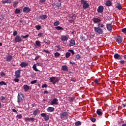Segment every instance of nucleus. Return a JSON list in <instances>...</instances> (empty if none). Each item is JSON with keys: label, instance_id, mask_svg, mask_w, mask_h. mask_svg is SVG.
Here are the masks:
<instances>
[{"label": "nucleus", "instance_id": "9b49d317", "mask_svg": "<svg viewBox=\"0 0 126 126\" xmlns=\"http://www.w3.org/2000/svg\"><path fill=\"white\" fill-rule=\"evenodd\" d=\"M59 101V100L57 98H54L53 99V100L51 101V105H58V102Z\"/></svg>", "mask_w": 126, "mask_h": 126}, {"label": "nucleus", "instance_id": "a18cd8bd", "mask_svg": "<svg viewBox=\"0 0 126 126\" xmlns=\"http://www.w3.org/2000/svg\"><path fill=\"white\" fill-rule=\"evenodd\" d=\"M16 118L17 119H22V115H17Z\"/></svg>", "mask_w": 126, "mask_h": 126}, {"label": "nucleus", "instance_id": "e2e57ef3", "mask_svg": "<svg viewBox=\"0 0 126 126\" xmlns=\"http://www.w3.org/2000/svg\"><path fill=\"white\" fill-rule=\"evenodd\" d=\"M40 2H41V3H44V2H45L46 0H40Z\"/></svg>", "mask_w": 126, "mask_h": 126}, {"label": "nucleus", "instance_id": "ddd939ff", "mask_svg": "<svg viewBox=\"0 0 126 126\" xmlns=\"http://www.w3.org/2000/svg\"><path fill=\"white\" fill-rule=\"evenodd\" d=\"M25 121L26 122H34V121H35V119L33 118H28V117H27V118H25Z\"/></svg>", "mask_w": 126, "mask_h": 126}, {"label": "nucleus", "instance_id": "f257e3e1", "mask_svg": "<svg viewBox=\"0 0 126 126\" xmlns=\"http://www.w3.org/2000/svg\"><path fill=\"white\" fill-rule=\"evenodd\" d=\"M98 27H94V30L96 33L99 34V35H101V34H103V30L101 28H104V24L102 23H98L97 25Z\"/></svg>", "mask_w": 126, "mask_h": 126}, {"label": "nucleus", "instance_id": "473e14b6", "mask_svg": "<svg viewBox=\"0 0 126 126\" xmlns=\"http://www.w3.org/2000/svg\"><path fill=\"white\" fill-rule=\"evenodd\" d=\"M17 4H18V2L17 1H15L13 2V6L14 7H16V6H17Z\"/></svg>", "mask_w": 126, "mask_h": 126}, {"label": "nucleus", "instance_id": "c03bdc74", "mask_svg": "<svg viewBox=\"0 0 126 126\" xmlns=\"http://www.w3.org/2000/svg\"><path fill=\"white\" fill-rule=\"evenodd\" d=\"M90 120L92 121V122H93V123H95V122H96V119L93 117H91Z\"/></svg>", "mask_w": 126, "mask_h": 126}, {"label": "nucleus", "instance_id": "bf43d9fd", "mask_svg": "<svg viewBox=\"0 0 126 126\" xmlns=\"http://www.w3.org/2000/svg\"><path fill=\"white\" fill-rule=\"evenodd\" d=\"M69 51L70 52V53H71V54H72V55H74V51H73V50H69Z\"/></svg>", "mask_w": 126, "mask_h": 126}, {"label": "nucleus", "instance_id": "3c124183", "mask_svg": "<svg viewBox=\"0 0 126 126\" xmlns=\"http://www.w3.org/2000/svg\"><path fill=\"white\" fill-rule=\"evenodd\" d=\"M60 56V53L56 52V53H55V57H56V58H57V57Z\"/></svg>", "mask_w": 126, "mask_h": 126}, {"label": "nucleus", "instance_id": "8fccbe9b", "mask_svg": "<svg viewBox=\"0 0 126 126\" xmlns=\"http://www.w3.org/2000/svg\"><path fill=\"white\" fill-rule=\"evenodd\" d=\"M35 83H37V80H33L31 82V84H35Z\"/></svg>", "mask_w": 126, "mask_h": 126}, {"label": "nucleus", "instance_id": "dca6fc26", "mask_svg": "<svg viewBox=\"0 0 126 126\" xmlns=\"http://www.w3.org/2000/svg\"><path fill=\"white\" fill-rule=\"evenodd\" d=\"M15 76L16 78H19V77H20V70L15 71Z\"/></svg>", "mask_w": 126, "mask_h": 126}, {"label": "nucleus", "instance_id": "39448f33", "mask_svg": "<svg viewBox=\"0 0 126 126\" xmlns=\"http://www.w3.org/2000/svg\"><path fill=\"white\" fill-rule=\"evenodd\" d=\"M24 99V95L22 94H19L18 95V102L19 104H20L21 102Z\"/></svg>", "mask_w": 126, "mask_h": 126}, {"label": "nucleus", "instance_id": "b1692460", "mask_svg": "<svg viewBox=\"0 0 126 126\" xmlns=\"http://www.w3.org/2000/svg\"><path fill=\"white\" fill-rule=\"evenodd\" d=\"M96 114L99 115V116H102L103 115V112H102V110L101 109H97L96 111Z\"/></svg>", "mask_w": 126, "mask_h": 126}, {"label": "nucleus", "instance_id": "6e6552de", "mask_svg": "<svg viewBox=\"0 0 126 126\" xmlns=\"http://www.w3.org/2000/svg\"><path fill=\"white\" fill-rule=\"evenodd\" d=\"M75 45V40L73 39H70L68 42L69 47H73Z\"/></svg>", "mask_w": 126, "mask_h": 126}, {"label": "nucleus", "instance_id": "e433bc0d", "mask_svg": "<svg viewBox=\"0 0 126 126\" xmlns=\"http://www.w3.org/2000/svg\"><path fill=\"white\" fill-rule=\"evenodd\" d=\"M21 37L23 39H27V38L29 37V34H27L25 36L22 35Z\"/></svg>", "mask_w": 126, "mask_h": 126}, {"label": "nucleus", "instance_id": "1a4fd4ad", "mask_svg": "<svg viewBox=\"0 0 126 126\" xmlns=\"http://www.w3.org/2000/svg\"><path fill=\"white\" fill-rule=\"evenodd\" d=\"M103 11H104V7L102 5L98 6L97 8V12H98V13H102Z\"/></svg>", "mask_w": 126, "mask_h": 126}, {"label": "nucleus", "instance_id": "423d86ee", "mask_svg": "<svg viewBox=\"0 0 126 126\" xmlns=\"http://www.w3.org/2000/svg\"><path fill=\"white\" fill-rule=\"evenodd\" d=\"M20 42H22V38L19 35H16L14 43H20Z\"/></svg>", "mask_w": 126, "mask_h": 126}, {"label": "nucleus", "instance_id": "4c0bfd02", "mask_svg": "<svg viewBox=\"0 0 126 126\" xmlns=\"http://www.w3.org/2000/svg\"><path fill=\"white\" fill-rule=\"evenodd\" d=\"M35 44L37 46H38V47H40V46H41V42L39 41H36L35 42Z\"/></svg>", "mask_w": 126, "mask_h": 126}, {"label": "nucleus", "instance_id": "f8f14e48", "mask_svg": "<svg viewBox=\"0 0 126 126\" xmlns=\"http://www.w3.org/2000/svg\"><path fill=\"white\" fill-rule=\"evenodd\" d=\"M47 15L42 14L38 17V19H41L42 20H45V19H47Z\"/></svg>", "mask_w": 126, "mask_h": 126}, {"label": "nucleus", "instance_id": "2f4dec72", "mask_svg": "<svg viewBox=\"0 0 126 126\" xmlns=\"http://www.w3.org/2000/svg\"><path fill=\"white\" fill-rule=\"evenodd\" d=\"M32 68L33 70H35V71H39V70H38V69H37V66H36V64H34L33 66H32Z\"/></svg>", "mask_w": 126, "mask_h": 126}, {"label": "nucleus", "instance_id": "f03ea898", "mask_svg": "<svg viewBox=\"0 0 126 126\" xmlns=\"http://www.w3.org/2000/svg\"><path fill=\"white\" fill-rule=\"evenodd\" d=\"M81 3L83 4V8L84 9H86L89 7V3H88V1L85 0H81Z\"/></svg>", "mask_w": 126, "mask_h": 126}, {"label": "nucleus", "instance_id": "393cba45", "mask_svg": "<svg viewBox=\"0 0 126 126\" xmlns=\"http://www.w3.org/2000/svg\"><path fill=\"white\" fill-rule=\"evenodd\" d=\"M38 114H39V110H38L37 109L35 110L34 111H33V116H37V115H38Z\"/></svg>", "mask_w": 126, "mask_h": 126}, {"label": "nucleus", "instance_id": "5701e85b", "mask_svg": "<svg viewBox=\"0 0 126 126\" xmlns=\"http://www.w3.org/2000/svg\"><path fill=\"white\" fill-rule=\"evenodd\" d=\"M12 60V56L9 55L6 57V61L7 62H10Z\"/></svg>", "mask_w": 126, "mask_h": 126}, {"label": "nucleus", "instance_id": "774afa93", "mask_svg": "<svg viewBox=\"0 0 126 126\" xmlns=\"http://www.w3.org/2000/svg\"><path fill=\"white\" fill-rule=\"evenodd\" d=\"M1 3H3V4H4L5 3H6V0L2 1Z\"/></svg>", "mask_w": 126, "mask_h": 126}, {"label": "nucleus", "instance_id": "6e6d98bb", "mask_svg": "<svg viewBox=\"0 0 126 126\" xmlns=\"http://www.w3.org/2000/svg\"><path fill=\"white\" fill-rule=\"evenodd\" d=\"M122 31L123 33H126V28L123 29Z\"/></svg>", "mask_w": 126, "mask_h": 126}, {"label": "nucleus", "instance_id": "4468645a", "mask_svg": "<svg viewBox=\"0 0 126 126\" xmlns=\"http://www.w3.org/2000/svg\"><path fill=\"white\" fill-rule=\"evenodd\" d=\"M114 59H116V60H122L123 58H122V56L116 54L114 55Z\"/></svg>", "mask_w": 126, "mask_h": 126}, {"label": "nucleus", "instance_id": "ea45409f", "mask_svg": "<svg viewBox=\"0 0 126 126\" xmlns=\"http://www.w3.org/2000/svg\"><path fill=\"white\" fill-rule=\"evenodd\" d=\"M65 57L66 58H69L70 57V53L69 52H67L65 54Z\"/></svg>", "mask_w": 126, "mask_h": 126}, {"label": "nucleus", "instance_id": "bb28decb", "mask_svg": "<svg viewBox=\"0 0 126 126\" xmlns=\"http://www.w3.org/2000/svg\"><path fill=\"white\" fill-rule=\"evenodd\" d=\"M106 5L107 6H111L112 5V2L110 0H107L106 2Z\"/></svg>", "mask_w": 126, "mask_h": 126}, {"label": "nucleus", "instance_id": "7ed1b4c3", "mask_svg": "<svg viewBox=\"0 0 126 126\" xmlns=\"http://www.w3.org/2000/svg\"><path fill=\"white\" fill-rule=\"evenodd\" d=\"M60 40L63 42L64 45H65L66 42H67V40H68V36L67 35H62L60 37Z\"/></svg>", "mask_w": 126, "mask_h": 126}, {"label": "nucleus", "instance_id": "aec40b11", "mask_svg": "<svg viewBox=\"0 0 126 126\" xmlns=\"http://www.w3.org/2000/svg\"><path fill=\"white\" fill-rule=\"evenodd\" d=\"M47 112H50V113H52V112H54L55 111V108L49 107L47 109Z\"/></svg>", "mask_w": 126, "mask_h": 126}, {"label": "nucleus", "instance_id": "a878e982", "mask_svg": "<svg viewBox=\"0 0 126 126\" xmlns=\"http://www.w3.org/2000/svg\"><path fill=\"white\" fill-rule=\"evenodd\" d=\"M0 100L2 103H5V97L4 96H0Z\"/></svg>", "mask_w": 126, "mask_h": 126}, {"label": "nucleus", "instance_id": "de8ad7c7", "mask_svg": "<svg viewBox=\"0 0 126 126\" xmlns=\"http://www.w3.org/2000/svg\"><path fill=\"white\" fill-rule=\"evenodd\" d=\"M45 44H46V45H50V44H51V42H50V41L47 40V41H44Z\"/></svg>", "mask_w": 126, "mask_h": 126}, {"label": "nucleus", "instance_id": "a19ab883", "mask_svg": "<svg viewBox=\"0 0 126 126\" xmlns=\"http://www.w3.org/2000/svg\"><path fill=\"white\" fill-rule=\"evenodd\" d=\"M15 13H16V14H18V13H20V9H16L15 10Z\"/></svg>", "mask_w": 126, "mask_h": 126}, {"label": "nucleus", "instance_id": "a211bd4d", "mask_svg": "<svg viewBox=\"0 0 126 126\" xmlns=\"http://www.w3.org/2000/svg\"><path fill=\"white\" fill-rule=\"evenodd\" d=\"M106 28L108 31H112V25L111 24H107L106 25Z\"/></svg>", "mask_w": 126, "mask_h": 126}, {"label": "nucleus", "instance_id": "c85d7f7f", "mask_svg": "<svg viewBox=\"0 0 126 126\" xmlns=\"http://www.w3.org/2000/svg\"><path fill=\"white\" fill-rule=\"evenodd\" d=\"M94 83L95 84H97V85L98 84H100V79H95L94 80Z\"/></svg>", "mask_w": 126, "mask_h": 126}, {"label": "nucleus", "instance_id": "2eb2a0df", "mask_svg": "<svg viewBox=\"0 0 126 126\" xmlns=\"http://www.w3.org/2000/svg\"><path fill=\"white\" fill-rule=\"evenodd\" d=\"M20 66L22 67H26L27 65H28V63L26 62H22L21 64H20Z\"/></svg>", "mask_w": 126, "mask_h": 126}, {"label": "nucleus", "instance_id": "f704fd0d", "mask_svg": "<svg viewBox=\"0 0 126 126\" xmlns=\"http://www.w3.org/2000/svg\"><path fill=\"white\" fill-rule=\"evenodd\" d=\"M60 21H57L54 22V26H59V25H60Z\"/></svg>", "mask_w": 126, "mask_h": 126}, {"label": "nucleus", "instance_id": "864d4df0", "mask_svg": "<svg viewBox=\"0 0 126 126\" xmlns=\"http://www.w3.org/2000/svg\"><path fill=\"white\" fill-rule=\"evenodd\" d=\"M39 59H40V56L38 55L34 59V61H37V60H39Z\"/></svg>", "mask_w": 126, "mask_h": 126}, {"label": "nucleus", "instance_id": "338daca9", "mask_svg": "<svg viewBox=\"0 0 126 126\" xmlns=\"http://www.w3.org/2000/svg\"><path fill=\"white\" fill-rule=\"evenodd\" d=\"M5 75V74H4V73L3 72H1L0 73V76H4Z\"/></svg>", "mask_w": 126, "mask_h": 126}, {"label": "nucleus", "instance_id": "5fc2aeb1", "mask_svg": "<svg viewBox=\"0 0 126 126\" xmlns=\"http://www.w3.org/2000/svg\"><path fill=\"white\" fill-rule=\"evenodd\" d=\"M120 63H121V64H124V63H126V62H125V61L124 60H121L120 61Z\"/></svg>", "mask_w": 126, "mask_h": 126}, {"label": "nucleus", "instance_id": "49530a36", "mask_svg": "<svg viewBox=\"0 0 126 126\" xmlns=\"http://www.w3.org/2000/svg\"><path fill=\"white\" fill-rule=\"evenodd\" d=\"M43 52H44V53H46V54H50V51H49V50H47L46 49H44Z\"/></svg>", "mask_w": 126, "mask_h": 126}, {"label": "nucleus", "instance_id": "9d476101", "mask_svg": "<svg viewBox=\"0 0 126 126\" xmlns=\"http://www.w3.org/2000/svg\"><path fill=\"white\" fill-rule=\"evenodd\" d=\"M116 42H118L119 44L122 43L123 42V38L121 37V36H118L116 37Z\"/></svg>", "mask_w": 126, "mask_h": 126}, {"label": "nucleus", "instance_id": "c9c22d12", "mask_svg": "<svg viewBox=\"0 0 126 126\" xmlns=\"http://www.w3.org/2000/svg\"><path fill=\"white\" fill-rule=\"evenodd\" d=\"M35 28L36 30H38V31H39V30H40L41 28H42V27H41V26L40 25H37L35 26Z\"/></svg>", "mask_w": 126, "mask_h": 126}, {"label": "nucleus", "instance_id": "37998d69", "mask_svg": "<svg viewBox=\"0 0 126 126\" xmlns=\"http://www.w3.org/2000/svg\"><path fill=\"white\" fill-rule=\"evenodd\" d=\"M74 100V97H69V100L70 102H73Z\"/></svg>", "mask_w": 126, "mask_h": 126}, {"label": "nucleus", "instance_id": "7c9ffc66", "mask_svg": "<svg viewBox=\"0 0 126 126\" xmlns=\"http://www.w3.org/2000/svg\"><path fill=\"white\" fill-rule=\"evenodd\" d=\"M81 122L80 121H77L75 122V125L76 126H81Z\"/></svg>", "mask_w": 126, "mask_h": 126}, {"label": "nucleus", "instance_id": "cd10ccee", "mask_svg": "<svg viewBox=\"0 0 126 126\" xmlns=\"http://www.w3.org/2000/svg\"><path fill=\"white\" fill-rule=\"evenodd\" d=\"M116 8H118V9L119 10L122 9V5H121V3H117L116 5Z\"/></svg>", "mask_w": 126, "mask_h": 126}, {"label": "nucleus", "instance_id": "f3484780", "mask_svg": "<svg viewBox=\"0 0 126 126\" xmlns=\"http://www.w3.org/2000/svg\"><path fill=\"white\" fill-rule=\"evenodd\" d=\"M93 21H94V23H99L101 22V20L98 19V18H94L93 19Z\"/></svg>", "mask_w": 126, "mask_h": 126}, {"label": "nucleus", "instance_id": "69168bd1", "mask_svg": "<svg viewBox=\"0 0 126 126\" xmlns=\"http://www.w3.org/2000/svg\"><path fill=\"white\" fill-rule=\"evenodd\" d=\"M6 1L7 3H10L11 2V0H6Z\"/></svg>", "mask_w": 126, "mask_h": 126}, {"label": "nucleus", "instance_id": "052dcab7", "mask_svg": "<svg viewBox=\"0 0 126 126\" xmlns=\"http://www.w3.org/2000/svg\"><path fill=\"white\" fill-rule=\"evenodd\" d=\"M47 84H43L42 86V88H46L47 87Z\"/></svg>", "mask_w": 126, "mask_h": 126}, {"label": "nucleus", "instance_id": "13d9d810", "mask_svg": "<svg viewBox=\"0 0 126 126\" xmlns=\"http://www.w3.org/2000/svg\"><path fill=\"white\" fill-rule=\"evenodd\" d=\"M13 36H16L17 35V32L14 31L13 34Z\"/></svg>", "mask_w": 126, "mask_h": 126}, {"label": "nucleus", "instance_id": "4d7b16f0", "mask_svg": "<svg viewBox=\"0 0 126 126\" xmlns=\"http://www.w3.org/2000/svg\"><path fill=\"white\" fill-rule=\"evenodd\" d=\"M14 81H15V82H19V79H18L17 78H15L14 79Z\"/></svg>", "mask_w": 126, "mask_h": 126}, {"label": "nucleus", "instance_id": "603ef678", "mask_svg": "<svg viewBox=\"0 0 126 126\" xmlns=\"http://www.w3.org/2000/svg\"><path fill=\"white\" fill-rule=\"evenodd\" d=\"M40 115H41L43 118H45V116H47V115H46L45 113L41 114Z\"/></svg>", "mask_w": 126, "mask_h": 126}, {"label": "nucleus", "instance_id": "72a5a7b5", "mask_svg": "<svg viewBox=\"0 0 126 126\" xmlns=\"http://www.w3.org/2000/svg\"><path fill=\"white\" fill-rule=\"evenodd\" d=\"M55 29H57L58 31H59V30H63V27H61L60 26L56 27Z\"/></svg>", "mask_w": 126, "mask_h": 126}, {"label": "nucleus", "instance_id": "09e8293b", "mask_svg": "<svg viewBox=\"0 0 126 126\" xmlns=\"http://www.w3.org/2000/svg\"><path fill=\"white\" fill-rule=\"evenodd\" d=\"M76 59H77V60H79L80 59V55H79V54L76 55Z\"/></svg>", "mask_w": 126, "mask_h": 126}, {"label": "nucleus", "instance_id": "79ce46f5", "mask_svg": "<svg viewBox=\"0 0 126 126\" xmlns=\"http://www.w3.org/2000/svg\"><path fill=\"white\" fill-rule=\"evenodd\" d=\"M0 85L2 86V85H6V83L3 81L0 82Z\"/></svg>", "mask_w": 126, "mask_h": 126}, {"label": "nucleus", "instance_id": "4be33fe9", "mask_svg": "<svg viewBox=\"0 0 126 126\" xmlns=\"http://www.w3.org/2000/svg\"><path fill=\"white\" fill-rule=\"evenodd\" d=\"M23 88L25 92H26V91H28V90H29V88H30V87L27 85H24L23 86Z\"/></svg>", "mask_w": 126, "mask_h": 126}, {"label": "nucleus", "instance_id": "20e7f679", "mask_svg": "<svg viewBox=\"0 0 126 126\" xmlns=\"http://www.w3.org/2000/svg\"><path fill=\"white\" fill-rule=\"evenodd\" d=\"M67 117H68V113L66 112H64L60 114V117L62 120H65Z\"/></svg>", "mask_w": 126, "mask_h": 126}, {"label": "nucleus", "instance_id": "0e129e2a", "mask_svg": "<svg viewBox=\"0 0 126 126\" xmlns=\"http://www.w3.org/2000/svg\"><path fill=\"white\" fill-rule=\"evenodd\" d=\"M12 112H13L14 113H16V114H17V111L14 109H13L12 110Z\"/></svg>", "mask_w": 126, "mask_h": 126}, {"label": "nucleus", "instance_id": "58836bf2", "mask_svg": "<svg viewBox=\"0 0 126 126\" xmlns=\"http://www.w3.org/2000/svg\"><path fill=\"white\" fill-rule=\"evenodd\" d=\"M49 119H50V116H49V115H46L45 117H44L45 121H49Z\"/></svg>", "mask_w": 126, "mask_h": 126}, {"label": "nucleus", "instance_id": "412c9836", "mask_svg": "<svg viewBox=\"0 0 126 126\" xmlns=\"http://www.w3.org/2000/svg\"><path fill=\"white\" fill-rule=\"evenodd\" d=\"M62 69L63 71H68V68H67V66H66V65L62 66Z\"/></svg>", "mask_w": 126, "mask_h": 126}, {"label": "nucleus", "instance_id": "0eeeda50", "mask_svg": "<svg viewBox=\"0 0 126 126\" xmlns=\"http://www.w3.org/2000/svg\"><path fill=\"white\" fill-rule=\"evenodd\" d=\"M50 82H52L53 84H56L58 81H59V79L55 77H52L50 78Z\"/></svg>", "mask_w": 126, "mask_h": 126}, {"label": "nucleus", "instance_id": "c756f323", "mask_svg": "<svg viewBox=\"0 0 126 126\" xmlns=\"http://www.w3.org/2000/svg\"><path fill=\"white\" fill-rule=\"evenodd\" d=\"M55 49L57 51H61L62 48L61 47V46H60V45H58L55 47Z\"/></svg>", "mask_w": 126, "mask_h": 126}, {"label": "nucleus", "instance_id": "6ab92c4d", "mask_svg": "<svg viewBox=\"0 0 126 126\" xmlns=\"http://www.w3.org/2000/svg\"><path fill=\"white\" fill-rule=\"evenodd\" d=\"M31 11V9L28 7H25L23 9L24 12H29Z\"/></svg>", "mask_w": 126, "mask_h": 126}, {"label": "nucleus", "instance_id": "680f3d73", "mask_svg": "<svg viewBox=\"0 0 126 126\" xmlns=\"http://www.w3.org/2000/svg\"><path fill=\"white\" fill-rule=\"evenodd\" d=\"M42 35H43V33H42V32L39 33L38 34V36L39 37H42Z\"/></svg>", "mask_w": 126, "mask_h": 126}]
</instances>
